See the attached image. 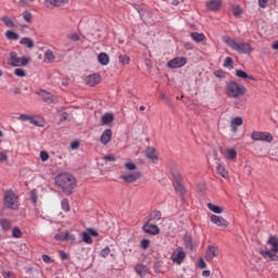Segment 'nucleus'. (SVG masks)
Returning <instances> with one entry per match:
<instances>
[{
    "mask_svg": "<svg viewBox=\"0 0 278 278\" xmlns=\"http://www.w3.org/2000/svg\"><path fill=\"white\" fill-rule=\"evenodd\" d=\"M236 77H239V79H250V81H255V77L249 75L242 70H236Z\"/></svg>",
    "mask_w": 278,
    "mask_h": 278,
    "instance_id": "24",
    "label": "nucleus"
},
{
    "mask_svg": "<svg viewBox=\"0 0 278 278\" xmlns=\"http://www.w3.org/2000/svg\"><path fill=\"white\" fill-rule=\"evenodd\" d=\"M124 166L127 170H136V168H138V166L134 162H127L124 164Z\"/></svg>",
    "mask_w": 278,
    "mask_h": 278,
    "instance_id": "46",
    "label": "nucleus"
},
{
    "mask_svg": "<svg viewBox=\"0 0 278 278\" xmlns=\"http://www.w3.org/2000/svg\"><path fill=\"white\" fill-rule=\"evenodd\" d=\"M142 231H144V233H149L150 236H157L160 233V227H157L155 224H151V222H147L142 226Z\"/></svg>",
    "mask_w": 278,
    "mask_h": 278,
    "instance_id": "10",
    "label": "nucleus"
},
{
    "mask_svg": "<svg viewBox=\"0 0 278 278\" xmlns=\"http://www.w3.org/2000/svg\"><path fill=\"white\" fill-rule=\"evenodd\" d=\"M190 37L194 42H203L205 40V35L203 33L194 31L190 34Z\"/></svg>",
    "mask_w": 278,
    "mask_h": 278,
    "instance_id": "26",
    "label": "nucleus"
},
{
    "mask_svg": "<svg viewBox=\"0 0 278 278\" xmlns=\"http://www.w3.org/2000/svg\"><path fill=\"white\" fill-rule=\"evenodd\" d=\"M184 244L188 251H191V252L194 251V243L192 242V236L185 235L184 236Z\"/></svg>",
    "mask_w": 278,
    "mask_h": 278,
    "instance_id": "23",
    "label": "nucleus"
},
{
    "mask_svg": "<svg viewBox=\"0 0 278 278\" xmlns=\"http://www.w3.org/2000/svg\"><path fill=\"white\" fill-rule=\"evenodd\" d=\"M20 45H25L27 49H34L35 47L34 40H31L29 37H23L20 40Z\"/></svg>",
    "mask_w": 278,
    "mask_h": 278,
    "instance_id": "27",
    "label": "nucleus"
},
{
    "mask_svg": "<svg viewBox=\"0 0 278 278\" xmlns=\"http://www.w3.org/2000/svg\"><path fill=\"white\" fill-rule=\"evenodd\" d=\"M111 141H112V129L106 128L100 136V142L105 147L106 144H110Z\"/></svg>",
    "mask_w": 278,
    "mask_h": 278,
    "instance_id": "17",
    "label": "nucleus"
},
{
    "mask_svg": "<svg viewBox=\"0 0 278 278\" xmlns=\"http://www.w3.org/2000/svg\"><path fill=\"white\" fill-rule=\"evenodd\" d=\"M55 185L61 188L62 192L65 194H73V190L75 186H77V181L75 180V176L71 174H60L55 177Z\"/></svg>",
    "mask_w": 278,
    "mask_h": 278,
    "instance_id": "1",
    "label": "nucleus"
},
{
    "mask_svg": "<svg viewBox=\"0 0 278 278\" xmlns=\"http://www.w3.org/2000/svg\"><path fill=\"white\" fill-rule=\"evenodd\" d=\"M59 253L62 262L68 260V254L64 250H61Z\"/></svg>",
    "mask_w": 278,
    "mask_h": 278,
    "instance_id": "62",
    "label": "nucleus"
},
{
    "mask_svg": "<svg viewBox=\"0 0 278 278\" xmlns=\"http://www.w3.org/2000/svg\"><path fill=\"white\" fill-rule=\"evenodd\" d=\"M173 186L175 191L180 194V197H186V187L184 186V177L177 170L172 172Z\"/></svg>",
    "mask_w": 278,
    "mask_h": 278,
    "instance_id": "4",
    "label": "nucleus"
},
{
    "mask_svg": "<svg viewBox=\"0 0 278 278\" xmlns=\"http://www.w3.org/2000/svg\"><path fill=\"white\" fill-rule=\"evenodd\" d=\"M1 21H2V23H4L5 27H11V28L16 27L14 22L10 17H8L7 15L2 16Z\"/></svg>",
    "mask_w": 278,
    "mask_h": 278,
    "instance_id": "34",
    "label": "nucleus"
},
{
    "mask_svg": "<svg viewBox=\"0 0 278 278\" xmlns=\"http://www.w3.org/2000/svg\"><path fill=\"white\" fill-rule=\"evenodd\" d=\"M66 121H68V113L67 112H62L60 114V123H64Z\"/></svg>",
    "mask_w": 278,
    "mask_h": 278,
    "instance_id": "59",
    "label": "nucleus"
},
{
    "mask_svg": "<svg viewBox=\"0 0 278 278\" xmlns=\"http://www.w3.org/2000/svg\"><path fill=\"white\" fill-rule=\"evenodd\" d=\"M232 14L233 16H240V14H242V8H240V5L233 7Z\"/></svg>",
    "mask_w": 278,
    "mask_h": 278,
    "instance_id": "54",
    "label": "nucleus"
},
{
    "mask_svg": "<svg viewBox=\"0 0 278 278\" xmlns=\"http://www.w3.org/2000/svg\"><path fill=\"white\" fill-rule=\"evenodd\" d=\"M88 233L91 238H99V232L94 228H89Z\"/></svg>",
    "mask_w": 278,
    "mask_h": 278,
    "instance_id": "57",
    "label": "nucleus"
},
{
    "mask_svg": "<svg viewBox=\"0 0 278 278\" xmlns=\"http://www.w3.org/2000/svg\"><path fill=\"white\" fill-rule=\"evenodd\" d=\"M217 77V79H225L227 77V72L224 70H217L213 73Z\"/></svg>",
    "mask_w": 278,
    "mask_h": 278,
    "instance_id": "38",
    "label": "nucleus"
},
{
    "mask_svg": "<svg viewBox=\"0 0 278 278\" xmlns=\"http://www.w3.org/2000/svg\"><path fill=\"white\" fill-rule=\"evenodd\" d=\"M54 240L56 242H75V235H71V232L65 231L64 235L56 233L54 236Z\"/></svg>",
    "mask_w": 278,
    "mask_h": 278,
    "instance_id": "12",
    "label": "nucleus"
},
{
    "mask_svg": "<svg viewBox=\"0 0 278 278\" xmlns=\"http://www.w3.org/2000/svg\"><path fill=\"white\" fill-rule=\"evenodd\" d=\"M207 207L214 214H223V207L213 203H207Z\"/></svg>",
    "mask_w": 278,
    "mask_h": 278,
    "instance_id": "32",
    "label": "nucleus"
},
{
    "mask_svg": "<svg viewBox=\"0 0 278 278\" xmlns=\"http://www.w3.org/2000/svg\"><path fill=\"white\" fill-rule=\"evenodd\" d=\"M103 161L104 162H116V156H114V154H109L103 156Z\"/></svg>",
    "mask_w": 278,
    "mask_h": 278,
    "instance_id": "56",
    "label": "nucleus"
},
{
    "mask_svg": "<svg viewBox=\"0 0 278 278\" xmlns=\"http://www.w3.org/2000/svg\"><path fill=\"white\" fill-rule=\"evenodd\" d=\"M4 205L9 210H18L16 205V193L13 191H7L4 194Z\"/></svg>",
    "mask_w": 278,
    "mask_h": 278,
    "instance_id": "6",
    "label": "nucleus"
},
{
    "mask_svg": "<svg viewBox=\"0 0 278 278\" xmlns=\"http://www.w3.org/2000/svg\"><path fill=\"white\" fill-rule=\"evenodd\" d=\"M135 270L139 277H142V273H147V266L143 264H139L135 267Z\"/></svg>",
    "mask_w": 278,
    "mask_h": 278,
    "instance_id": "36",
    "label": "nucleus"
},
{
    "mask_svg": "<svg viewBox=\"0 0 278 278\" xmlns=\"http://www.w3.org/2000/svg\"><path fill=\"white\" fill-rule=\"evenodd\" d=\"M83 242L86 244H92V237L89 232H83Z\"/></svg>",
    "mask_w": 278,
    "mask_h": 278,
    "instance_id": "41",
    "label": "nucleus"
},
{
    "mask_svg": "<svg viewBox=\"0 0 278 278\" xmlns=\"http://www.w3.org/2000/svg\"><path fill=\"white\" fill-rule=\"evenodd\" d=\"M71 149L75 150V149H79V141L75 140L71 143Z\"/></svg>",
    "mask_w": 278,
    "mask_h": 278,
    "instance_id": "64",
    "label": "nucleus"
},
{
    "mask_svg": "<svg viewBox=\"0 0 278 278\" xmlns=\"http://www.w3.org/2000/svg\"><path fill=\"white\" fill-rule=\"evenodd\" d=\"M214 257H218V247L208 245L205 253L206 262H212Z\"/></svg>",
    "mask_w": 278,
    "mask_h": 278,
    "instance_id": "14",
    "label": "nucleus"
},
{
    "mask_svg": "<svg viewBox=\"0 0 278 278\" xmlns=\"http://www.w3.org/2000/svg\"><path fill=\"white\" fill-rule=\"evenodd\" d=\"M162 219V212L157 211V210H154L150 216H149V219L148 222L151 223L153 220H161Z\"/></svg>",
    "mask_w": 278,
    "mask_h": 278,
    "instance_id": "29",
    "label": "nucleus"
},
{
    "mask_svg": "<svg viewBox=\"0 0 278 278\" xmlns=\"http://www.w3.org/2000/svg\"><path fill=\"white\" fill-rule=\"evenodd\" d=\"M0 226L2 227L3 231H10L12 228V223L7 218H2L0 219Z\"/></svg>",
    "mask_w": 278,
    "mask_h": 278,
    "instance_id": "31",
    "label": "nucleus"
},
{
    "mask_svg": "<svg viewBox=\"0 0 278 278\" xmlns=\"http://www.w3.org/2000/svg\"><path fill=\"white\" fill-rule=\"evenodd\" d=\"M261 253V255L263 256V257H269V260H271V262H278V255L277 254H274L273 252H270V251H261L260 252Z\"/></svg>",
    "mask_w": 278,
    "mask_h": 278,
    "instance_id": "28",
    "label": "nucleus"
},
{
    "mask_svg": "<svg viewBox=\"0 0 278 278\" xmlns=\"http://www.w3.org/2000/svg\"><path fill=\"white\" fill-rule=\"evenodd\" d=\"M224 42L227 47L232 49V51H237V53H243L245 55L253 53V47H251V43L249 42H238L229 36L224 37Z\"/></svg>",
    "mask_w": 278,
    "mask_h": 278,
    "instance_id": "2",
    "label": "nucleus"
},
{
    "mask_svg": "<svg viewBox=\"0 0 278 278\" xmlns=\"http://www.w3.org/2000/svg\"><path fill=\"white\" fill-rule=\"evenodd\" d=\"M188 64V59L185 56H176L167 62V68H181Z\"/></svg>",
    "mask_w": 278,
    "mask_h": 278,
    "instance_id": "8",
    "label": "nucleus"
},
{
    "mask_svg": "<svg viewBox=\"0 0 278 278\" xmlns=\"http://www.w3.org/2000/svg\"><path fill=\"white\" fill-rule=\"evenodd\" d=\"M150 245H151V240L149 239H142L140 241V248L143 249V251H147V249H149Z\"/></svg>",
    "mask_w": 278,
    "mask_h": 278,
    "instance_id": "42",
    "label": "nucleus"
},
{
    "mask_svg": "<svg viewBox=\"0 0 278 278\" xmlns=\"http://www.w3.org/2000/svg\"><path fill=\"white\" fill-rule=\"evenodd\" d=\"M274 138L270 132H262L261 141L262 142H273Z\"/></svg>",
    "mask_w": 278,
    "mask_h": 278,
    "instance_id": "35",
    "label": "nucleus"
},
{
    "mask_svg": "<svg viewBox=\"0 0 278 278\" xmlns=\"http://www.w3.org/2000/svg\"><path fill=\"white\" fill-rule=\"evenodd\" d=\"M14 75H16V77H27V72L23 68H16Z\"/></svg>",
    "mask_w": 278,
    "mask_h": 278,
    "instance_id": "45",
    "label": "nucleus"
},
{
    "mask_svg": "<svg viewBox=\"0 0 278 278\" xmlns=\"http://www.w3.org/2000/svg\"><path fill=\"white\" fill-rule=\"evenodd\" d=\"M198 267H200L201 269L207 268V264L205 263V261L202 257H200L198 260Z\"/></svg>",
    "mask_w": 278,
    "mask_h": 278,
    "instance_id": "58",
    "label": "nucleus"
},
{
    "mask_svg": "<svg viewBox=\"0 0 278 278\" xmlns=\"http://www.w3.org/2000/svg\"><path fill=\"white\" fill-rule=\"evenodd\" d=\"M29 58L27 56H22V58H18V54L14 51H12L10 53V59H9V66H13V67H16V66H27V64H29Z\"/></svg>",
    "mask_w": 278,
    "mask_h": 278,
    "instance_id": "5",
    "label": "nucleus"
},
{
    "mask_svg": "<svg viewBox=\"0 0 278 278\" xmlns=\"http://www.w3.org/2000/svg\"><path fill=\"white\" fill-rule=\"evenodd\" d=\"M110 253H111L110 247L106 245L104 249L101 250L100 255L101 257H108Z\"/></svg>",
    "mask_w": 278,
    "mask_h": 278,
    "instance_id": "52",
    "label": "nucleus"
},
{
    "mask_svg": "<svg viewBox=\"0 0 278 278\" xmlns=\"http://www.w3.org/2000/svg\"><path fill=\"white\" fill-rule=\"evenodd\" d=\"M118 60H119V64H123L125 66L126 64H129L130 59L125 54H121L118 56Z\"/></svg>",
    "mask_w": 278,
    "mask_h": 278,
    "instance_id": "44",
    "label": "nucleus"
},
{
    "mask_svg": "<svg viewBox=\"0 0 278 278\" xmlns=\"http://www.w3.org/2000/svg\"><path fill=\"white\" fill-rule=\"evenodd\" d=\"M206 8L211 12H218L223 8V0H211L206 2Z\"/></svg>",
    "mask_w": 278,
    "mask_h": 278,
    "instance_id": "16",
    "label": "nucleus"
},
{
    "mask_svg": "<svg viewBox=\"0 0 278 278\" xmlns=\"http://www.w3.org/2000/svg\"><path fill=\"white\" fill-rule=\"evenodd\" d=\"M61 205H62V210H64V212H71V206L68 205L67 199H63L61 202Z\"/></svg>",
    "mask_w": 278,
    "mask_h": 278,
    "instance_id": "47",
    "label": "nucleus"
},
{
    "mask_svg": "<svg viewBox=\"0 0 278 278\" xmlns=\"http://www.w3.org/2000/svg\"><path fill=\"white\" fill-rule=\"evenodd\" d=\"M40 160H41V162H47L49 160V152L41 151L40 152Z\"/></svg>",
    "mask_w": 278,
    "mask_h": 278,
    "instance_id": "55",
    "label": "nucleus"
},
{
    "mask_svg": "<svg viewBox=\"0 0 278 278\" xmlns=\"http://www.w3.org/2000/svg\"><path fill=\"white\" fill-rule=\"evenodd\" d=\"M70 40H73V42H79L81 40V38L79 37V35L77 33H73L68 36Z\"/></svg>",
    "mask_w": 278,
    "mask_h": 278,
    "instance_id": "51",
    "label": "nucleus"
},
{
    "mask_svg": "<svg viewBox=\"0 0 278 278\" xmlns=\"http://www.w3.org/2000/svg\"><path fill=\"white\" fill-rule=\"evenodd\" d=\"M236 157H238V152H236V149H229L228 150V159L236 160Z\"/></svg>",
    "mask_w": 278,
    "mask_h": 278,
    "instance_id": "49",
    "label": "nucleus"
},
{
    "mask_svg": "<svg viewBox=\"0 0 278 278\" xmlns=\"http://www.w3.org/2000/svg\"><path fill=\"white\" fill-rule=\"evenodd\" d=\"M247 93V87L244 85H240L233 80H230L226 85V94L231 99H238V97H242V94Z\"/></svg>",
    "mask_w": 278,
    "mask_h": 278,
    "instance_id": "3",
    "label": "nucleus"
},
{
    "mask_svg": "<svg viewBox=\"0 0 278 278\" xmlns=\"http://www.w3.org/2000/svg\"><path fill=\"white\" fill-rule=\"evenodd\" d=\"M36 94L41 97L43 103H47L48 105H51V103H58V97L47 90L41 89L39 92H36Z\"/></svg>",
    "mask_w": 278,
    "mask_h": 278,
    "instance_id": "9",
    "label": "nucleus"
},
{
    "mask_svg": "<svg viewBox=\"0 0 278 278\" xmlns=\"http://www.w3.org/2000/svg\"><path fill=\"white\" fill-rule=\"evenodd\" d=\"M242 123H244V121L242 119L241 116H237L231 119L230 127H231L233 134H236V131H238V127H240V125H242Z\"/></svg>",
    "mask_w": 278,
    "mask_h": 278,
    "instance_id": "22",
    "label": "nucleus"
},
{
    "mask_svg": "<svg viewBox=\"0 0 278 278\" xmlns=\"http://www.w3.org/2000/svg\"><path fill=\"white\" fill-rule=\"evenodd\" d=\"M85 81H86L87 86L94 88V86H99V84H101V75L91 74L86 77Z\"/></svg>",
    "mask_w": 278,
    "mask_h": 278,
    "instance_id": "13",
    "label": "nucleus"
},
{
    "mask_svg": "<svg viewBox=\"0 0 278 278\" xmlns=\"http://www.w3.org/2000/svg\"><path fill=\"white\" fill-rule=\"evenodd\" d=\"M65 3H68V0H46L45 1L46 8H51V5H53L54 8H60V5H64Z\"/></svg>",
    "mask_w": 278,
    "mask_h": 278,
    "instance_id": "19",
    "label": "nucleus"
},
{
    "mask_svg": "<svg viewBox=\"0 0 278 278\" xmlns=\"http://www.w3.org/2000/svg\"><path fill=\"white\" fill-rule=\"evenodd\" d=\"M8 162V154L5 152H0V163Z\"/></svg>",
    "mask_w": 278,
    "mask_h": 278,
    "instance_id": "63",
    "label": "nucleus"
},
{
    "mask_svg": "<svg viewBox=\"0 0 278 278\" xmlns=\"http://www.w3.org/2000/svg\"><path fill=\"white\" fill-rule=\"evenodd\" d=\"M267 244L271 247L273 253H278V238L277 236H269Z\"/></svg>",
    "mask_w": 278,
    "mask_h": 278,
    "instance_id": "20",
    "label": "nucleus"
},
{
    "mask_svg": "<svg viewBox=\"0 0 278 278\" xmlns=\"http://www.w3.org/2000/svg\"><path fill=\"white\" fill-rule=\"evenodd\" d=\"M252 140L255 141H262V132L260 131H253L251 135Z\"/></svg>",
    "mask_w": 278,
    "mask_h": 278,
    "instance_id": "48",
    "label": "nucleus"
},
{
    "mask_svg": "<svg viewBox=\"0 0 278 278\" xmlns=\"http://www.w3.org/2000/svg\"><path fill=\"white\" fill-rule=\"evenodd\" d=\"M217 174L224 177V179H227L229 177V173H227V169H225V165L218 164L216 167Z\"/></svg>",
    "mask_w": 278,
    "mask_h": 278,
    "instance_id": "30",
    "label": "nucleus"
},
{
    "mask_svg": "<svg viewBox=\"0 0 278 278\" xmlns=\"http://www.w3.org/2000/svg\"><path fill=\"white\" fill-rule=\"evenodd\" d=\"M140 177H142V174L140 172H135L127 175H121L119 179H123L125 184H134V181H138Z\"/></svg>",
    "mask_w": 278,
    "mask_h": 278,
    "instance_id": "11",
    "label": "nucleus"
},
{
    "mask_svg": "<svg viewBox=\"0 0 278 278\" xmlns=\"http://www.w3.org/2000/svg\"><path fill=\"white\" fill-rule=\"evenodd\" d=\"M12 237L13 238H23V232L21 231V228H18V227L13 228Z\"/></svg>",
    "mask_w": 278,
    "mask_h": 278,
    "instance_id": "43",
    "label": "nucleus"
},
{
    "mask_svg": "<svg viewBox=\"0 0 278 278\" xmlns=\"http://www.w3.org/2000/svg\"><path fill=\"white\" fill-rule=\"evenodd\" d=\"M172 262H174V264H182L184 261L186 260V252L184 251V248L178 247L170 256Z\"/></svg>",
    "mask_w": 278,
    "mask_h": 278,
    "instance_id": "7",
    "label": "nucleus"
},
{
    "mask_svg": "<svg viewBox=\"0 0 278 278\" xmlns=\"http://www.w3.org/2000/svg\"><path fill=\"white\" fill-rule=\"evenodd\" d=\"M30 201H33L34 205L38 203V195L36 194V189H33L30 191Z\"/></svg>",
    "mask_w": 278,
    "mask_h": 278,
    "instance_id": "50",
    "label": "nucleus"
},
{
    "mask_svg": "<svg viewBox=\"0 0 278 278\" xmlns=\"http://www.w3.org/2000/svg\"><path fill=\"white\" fill-rule=\"evenodd\" d=\"M5 37L8 40H18L20 38L18 34L14 30H7Z\"/></svg>",
    "mask_w": 278,
    "mask_h": 278,
    "instance_id": "33",
    "label": "nucleus"
},
{
    "mask_svg": "<svg viewBox=\"0 0 278 278\" xmlns=\"http://www.w3.org/2000/svg\"><path fill=\"white\" fill-rule=\"evenodd\" d=\"M164 267V262L155 261L153 264L154 273H162V268Z\"/></svg>",
    "mask_w": 278,
    "mask_h": 278,
    "instance_id": "37",
    "label": "nucleus"
},
{
    "mask_svg": "<svg viewBox=\"0 0 278 278\" xmlns=\"http://www.w3.org/2000/svg\"><path fill=\"white\" fill-rule=\"evenodd\" d=\"M224 68H233V59L228 56L224 60Z\"/></svg>",
    "mask_w": 278,
    "mask_h": 278,
    "instance_id": "40",
    "label": "nucleus"
},
{
    "mask_svg": "<svg viewBox=\"0 0 278 278\" xmlns=\"http://www.w3.org/2000/svg\"><path fill=\"white\" fill-rule=\"evenodd\" d=\"M42 260L46 264H53V260L51 258V256L47 255V254H43L42 255Z\"/></svg>",
    "mask_w": 278,
    "mask_h": 278,
    "instance_id": "60",
    "label": "nucleus"
},
{
    "mask_svg": "<svg viewBox=\"0 0 278 278\" xmlns=\"http://www.w3.org/2000/svg\"><path fill=\"white\" fill-rule=\"evenodd\" d=\"M98 62L102 66H108L110 64V55L108 53L102 52L98 55Z\"/></svg>",
    "mask_w": 278,
    "mask_h": 278,
    "instance_id": "25",
    "label": "nucleus"
},
{
    "mask_svg": "<svg viewBox=\"0 0 278 278\" xmlns=\"http://www.w3.org/2000/svg\"><path fill=\"white\" fill-rule=\"evenodd\" d=\"M23 18H24V21H26V23H31L33 15L30 12L25 11L23 13Z\"/></svg>",
    "mask_w": 278,
    "mask_h": 278,
    "instance_id": "53",
    "label": "nucleus"
},
{
    "mask_svg": "<svg viewBox=\"0 0 278 278\" xmlns=\"http://www.w3.org/2000/svg\"><path fill=\"white\" fill-rule=\"evenodd\" d=\"M2 277L4 278H16V276H14V274L12 271H2Z\"/></svg>",
    "mask_w": 278,
    "mask_h": 278,
    "instance_id": "61",
    "label": "nucleus"
},
{
    "mask_svg": "<svg viewBox=\"0 0 278 278\" xmlns=\"http://www.w3.org/2000/svg\"><path fill=\"white\" fill-rule=\"evenodd\" d=\"M43 55L45 60H48V62H53V60H55V54H53V51L51 50H47Z\"/></svg>",
    "mask_w": 278,
    "mask_h": 278,
    "instance_id": "39",
    "label": "nucleus"
},
{
    "mask_svg": "<svg viewBox=\"0 0 278 278\" xmlns=\"http://www.w3.org/2000/svg\"><path fill=\"white\" fill-rule=\"evenodd\" d=\"M146 157L151 160L152 164H157V154H155V148L148 147L146 150Z\"/></svg>",
    "mask_w": 278,
    "mask_h": 278,
    "instance_id": "18",
    "label": "nucleus"
},
{
    "mask_svg": "<svg viewBox=\"0 0 278 278\" xmlns=\"http://www.w3.org/2000/svg\"><path fill=\"white\" fill-rule=\"evenodd\" d=\"M211 223H213V225H216L217 227L229 226V222H227V219H225L223 216H218V215H212Z\"/></svg>",
    "mask_w": 278,
    "mask_h": 278,
    "instance_id": "15",
    "label": "nucleus"
},
{
    "mask_svg": "<svg viewBox=\"0 0 278 278\" xmlns=\"http://www.w3.org/2000/svg\"><path fill=\"white\" fill-rule=\"evenodd\" d=\"M114 123V113H104L101 116V125H112Z\"/></svg>",
    "mask_w": 278,
    "mask_h": 278,
    "instance_id": "21",
    "label": "nucleus"
}]
</instances>
